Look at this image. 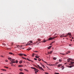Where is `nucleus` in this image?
I'll return each mask as SVG.
<instances>
[{"label":"nucleus","mask_w":74,"mask_h":74,"mask_svg":"<svg viewBox=\"0 0 74 74\" xmlns=\"http://www.w3.org/2000/svg\"><path fill=\"white\" fill-rule=\"evenodd\" d=\"M52 39V38L50 37L49 38V40H51Z\"/></svg>","instance_id":"obj_13"},{"label":"nucleus","mask_w":74,"mask_h":74,"mask_svg":"<svg viewBox=\"0 0 74 74\" xmlns=\"http://www.w3.org/2000/svg\"><path fill=\"white\" fill-rule=\"evenodd\" d=\"M23 59H25V58H24V57H22Z\"/></svg>","instance_id":"obj_55"},{"label":"nucleus","mask_w":74,"mask_h":74,"mask_svg":"<svg viewBox=\"0 0 74 74\" xmlns=\"http://www.w3.org/2000/svg\"><path fill=\"white\" fill-rule=\"evenodd\" d=\"M18 67H23V65H19L18 66Z\"/></svg>","instance_id":"obj_8"},{"label":"nucleus","mask_w":74,"mask_h":74,"mask_svg":"<svg viewBox=\"0 0 74 74\" xmlns=\"http://www.w3.org/2000/svg\"><path fill=\"white\" fill-rule=\"evenodd\" d=\"M51 47H52V46H50L49 47H48V49H49Z\"/></svg>","instance_id":"obj_15"},{"label":"nucleus","mask_w":74,"mask_h":74,"mask_svg":"<svg viewBox=\"0 0 74 74\" xmlns=\"http://www.w3.org/2000/svg\"><path fill=\"white\" fill-rule=\"evenodd\" d=\"M29 42H30V43H33V42H32V41H30Z\"/></svg>","instance_id":"obj_33"},{"label":"nucleus","mask_w":74,"mask_h":74,"mask_svg":"<svg viewBox=\"0 0 74 74\" xmlns=\"http://www.w3.org/2000/svg\"><path fill=\"white\" fill-rule=\"evenodd\" d=\"M2 44H3V45H5V44H4V43H3Z\"/></svg>","instance_id":"obj_53"},{"label":"nucleus","mask_w":74,"mask_h":74,"mask_svg":"<svg viewBox=\"0 0 74 74\" xmlns=\"http://www.w3.org/2000/svg\"><path fill=\"white\" fill-rule=\"evenodd\" d=\"M64 67H63V68H62V70H64Z\"/></svg>","instance_id":"obj_42"},{"label":"nucleus","mask_w":74,"mask_h":74,"mask_svg":"<svg viewBox=\"0 0 74 74\" xmlns=\"http://www.w3.org/2000/svg\"><path fill=\"white\" fill-rule=\"evenodd\" d=\"M27 60H28V61H31V62H33V60H29L28 58H27Z\"/></svg>","instance_id":"obj_10"},{"label":"nucleus","mask_w":74,"mask_h":74,"mask_svg":"<svg viewBox=\"0 0 74 74\" xmlns=\"http://www.w3.org/2000/svg\"><path fill=\"white\" fill-rule=\"evenodd\" d=\"M64 37V36L61 35L60 36V37Z\"/></svg>","instance_id":"obj_40"},{"label":"nucleus","mask_w":74,"mask_h":74,"mask_svg":"<svg viewBox=\"0 0 74 74\" xmlns=\"http://www.w3.org/2000/svg\"><path fill=\"white\" fill-rule=\"evenodd\" d=\"M42 67H43V68H45V66H44V65H43Z\"/></svg>","instance_id":"obj_52"},{"label":"nucleus","mask_w":74,"mask_h":74,"mask_svg":"<svg viewBox=\"0 0 74 74\" xmlns=\"http://www.w3.org/2000/svg\"><path fill=\"white\" fill-rule=\"evenodd\" d=\"M24 70H25V71H27V72H28V71H29L26 69H24Z\"/></svg>","instance_id":"obj_19"},{"label":"nucleus","mask_w":74,"mask_h":74,"mask_svg":"<svg viewBox=\"0 0 74 74\" xmlns=\"http://www.w3.org/2000/svg\"><path fill=\"white\" fill-rule=\"evenodd\" d=\"M31 49H32V48L30 49V48H28V49H27V50H31Z\"/></svg>","instance_id":"obj_24"},{"label":"nucleus","mask_w":74,"mask_h":74,"mask_svg":"<svg viewBox=\"0 0 74 74\" xmlns=\"http://www.w3.org/2000/svg\"><path fill=\"white\" fill-rule=\"evenodd\" d=\"M18 46H19L18 45H17V47H18Z\"/></svg>","instance_id":"obj_61"},{"label":"nucleus","mask_w":74,"mask_h":74,"mask_svg":"<svg viewBox=\"0 0 74 74\" xmlns=\"http://www.w3.org/2000/svg\"><path fill=\"white\" fill-rule=\"evenodd\" d=\"M19 74H24V73L22 72H20Z\"/></svg>","instance_id":"obj_26"},{"label":"nucleus","mask_w":74,"mask_h":74,"mask_svg":"<svg viewBox=\"0 0 74 74\" xmlns=\"http://www.w3.org/2000/svg\"><path fill=\"white\" fill-rule=\"evenodd\" d=\"M45 74H49V73L47 72H45Z\"/></svg>","instance_id":"obj_37"},{"label":"nucleus","mask_w":74,"mask_h":74,"mask_svg":"<svg viewBox=\"0 0 74 74\" xmlns=\"http://www.w3.org/2000/svg\"><path fill=\"white\" fill-rule=\"evenodd\" d=\"M15 62H16L15 63H18V61L17 60H16Z\"/></svg>","instance_id":"obj_34"},{"label":"nucleus","mask_w":74,"mask_h":74,"mask_svg":"<svg viewBox=\"0 0 74 74\" xmlns=\"http://www.w3.org/2000/svg\"><path fill=\"white\" fill-rule=\"evenodd\" d=\"M19 70H20V71H23V70H22V69H20Z\"/></svg>","instance_id":"obj_30"},{"label":"nucleus","mask_w":74,"mask_h":74,"mask_svg":"<svg viewBox=\"0 0 74 74\" xmlns=\"http://www.w3.org/2000/svg\"><path fill=\"white\" fill-rule=\"evenodd\" d=\"M55 41L51 43V44H53V43H54Z\"/></svg>","instance_id":"obj_46"},{"label":"nucleus","mask_w":74,"mask_h":74,"mask_svg":"<svg viewBox=\"0 0 74 74\" xmlns=\"http://www.w3.org/2000/svg\"><path fill=\"white\" fill-rule=\"evenodd\" d=\"M15 60L14 59H12L10 60V61H11V62H12V61H14Z\"/></svg>","instance_id":"obj_23"},{"label":"nucleus","mask_w":74,"mask_h":74,"mask_svg":"<svg viewBox=\"0 0 74 74\" xmlns=\"http://www.w3.org/2000/svg\"><path fill=\"white\" fill-rule=\"evenodd\" d=\"M49 52L50 53V54H51V53H52V51H50Z\"/></svg>","instance_id":"obj_44"},{"label":"nucleus","mask_w":74,"mask_h":74,"mask_svg":"<svg viewBox=\"0 0 74 74\" xmlns=\"http://www.w3.org/2000/svg\"><path fill=\"white\" fill-rule=\"evenodd\" d=\"M1 70H2V71H7L5 69H1Z\"/></svg>","instance_id":"obj_7"},{"label":"nucleus","mask_w":74,"mask_h":74,"mask_svg":"<svg viewBox=\"0 0 74 74\" xmlns=\"http://www.w3.org/2000/svg\"><path fill=\"white\" fill-rule=\"evenodd\" d=\"M36 43H37L38 45V44H40V42H38V41H37L36 42Z\"/></svg>","instance_id":"obj_20"},{"label":"nucleus","mask_w":74,"mask_h":74,"mask_svg":"<svg viewBox=\"0 0 74 74\" xmlns=\"http://www.w3.org/2000/svg\"><path fill=\"white\" fill-rule=\"evenodd\" d=\"M72 39H74V38H73V37H72Z\"/></svg>","instance_id":"obj_62"},{"label":"nucleus","mask_w":74,"mask_h":74,"mask_svg":"<svg viewBox=\"0 0 74 74\" xmlns=\"http://www.w3.org/2000/svg\"><path fill=\"white\" fill-rule=\"evenodd\" d=\"M47 41H48V40H44L42 42H45Z\"/></svg>","instance_id":"obj_14"},{"label":"nucleus","mask_w":74,"mask_h":74,"mask_svg":"<svg viewBox=\"0 0 74 74\" xmlns=\"http://www.w3.org/2000/svg\"><path fill=\"white\" fill-rule=\"evenodd\" d=\"M71 64H74V62H71Z\"/></svg>","instance_id":"obj_35"},{"label":"nucleus","mask_w":74,"mask_h":74,"mask_svg":"<svg viewBox=\"0 0 74 74\" xmlns=\"http://www.w3.org/2000/svg\"><path fill=\"white\" fill-rule=\"evenodd\" d=\"M62 35H64V34H62Z\"/></svg>","instance_id":"obj_64"},{"label":"nucleus","mask_w":74,"mask_h":74,"mask_svg":"<svg viewBox=\"0 0 74 74\" xmlns=\"http://www.w3.org/2000/svg\"><path fill=\"white\" fill-rule=\"evenodd\" d=\"M42 60V61H43L44 62H45V63H47V62H45L44 61V60Z\"/></svg>","instance_id":"obj_38"},{"label":"nucleus","mask_w":74,"mask_h":74,"mask_svg":"<svg viewBox=\"0 0 74 74\" xmlns=\"http://www.w3.org/2000/svg\"><path fill=\"white\" fill-rule=\"evenodd\" d=\"M5 62H8V60H5Z\"/></svg>","instance_id":"obj_54"},{"label":"nucleus","mask_w":74,"mask_h":74,"mask_svg":"<svg viewBox=\"0 0 74 74\" xmlns=\"http://www.w3.org/2000/svg\"><path fill=\"white\" fill-rule=\"evenodd\" d=\"M18 55H19V56H22L23 55V54H22V53L19 54Z\"/></svg>","instance_id":"obj_3"},{"label":"nucleus","mask_w":74,"mask_h":74,"mask_svg":"<svg viewBox=\"0 0 74 74\" xmlns=\"http://www.w3.org/2000/svg\"><path fill=\"white\" fill-rule=\"evenodd\" d=\"M48 54H51V53H50V52H48Z\"/></svg>","instance_id":"obj_48"},{"label":"nucleus","mask_w":74,"mask_h":74,"mask_svg":"<svg viewBox=\"0 0 74 74\" xmlns=\"http://www.w3.org/2000/svg\"><path fill=\"white\" fill-rule=\"evenodd\" d=\"M66 35H69V36H71V34L70 33H68V34H67Z\"/></svg>","instance_id":"obj_11"},{"label":"nucleus","mask_w":74,"mask_h":74,"mask_svg":"<svg viewBox=\"0 0 74 74\" xmlns=\"http://www.w3.org/2000/svg\"><path fill=\"white\" fill-rule=\"evenodd\" d=\"M55 74H59V73H56V72H55Z\"/></svg>","instance_id":"obj_43"},{"label":"nucleus","mask_w":74,"mask_h":74,"mask_svg":"<svg viewBox=\"0 0 74 74\" xmlns=\"http://www.w3.org/2000/svg\"><path fill=\"white\" fill-rule=\"evenodd\" d=\"M64 37H67V36H64Z\"/></svg>","instance_id":"obj_56"},{"label":"nucleus","mask_w":74,"mask_h":74,"mask_svg":"<svg viewBox=\"0 0 74 74\" xmlns=\"http://www.w3.org/2000/svg\"><path fill=\"white\" fill-rule=\"evenodd\" d=\"M52 44H51H51H50V45H52Z\"/></svg>","instance_id":"obj_63"},{"label":"nucleus","mask_w":74,"mask_h":74,"mask_svg":"<svg viewBox=\"0 0 74 74\" xmlns=\"http://www.w3.org/2000/svg\"><path fill=\"white\" fill-rule=\"evenodd\" d=\"M35 67H36V68H37V66H36Z\"/></svg>","instance_id":"obj_60"},{"label":"nucleus","mask_w":74,"mask_h":74,"mask_svg":"<svg viewBox=\"0 0 74 74\" xmlns=\"http://www.w3.org/2000/svg\"><path fill=\"white\" fill-rule=\"evenodd\" d=\"M16 62L15 61H12L11 63H15Z\"/></svg>","instance_id":"obj_21"},{"label":"nucleus","mask_w":74,"mask_h":74,"mask_svg":"<svg viewBox=\"0 0 74 74\" xmlns=\"http://www.w3.org/2000/svg\"><path fill=\"white\" fill-rule=\"evenodd\" d=\"M59 62H62V60H61V59H59Z\"/></svg>","instance_id":"obj_41"},{"label":"nucleus","mask_w":74,"mask_h":74,"mask_svg":"<svg viewBox=\"0 0 74 74\" xmlns=\"http://www.w3.org/2000/svg\"><path fill=\"white\" fill-rule=\"evenodd\" d=\"M29 42H28V43H27V44L26 45H25L27 46V45H30L31 44L30 43L29 44Z\"/></svg>","instance_id":"obj_16"},{"label":"nucleus","mask_w":74,"mask_h":74,"mask_svg":"<svg viewBox=\"0 0 74 74\" xmlns=\"http://www.w3.org/2000/svg\"><path fill=\"white\" fill-rule=\"evenodd\" d=\"M72 60V59H71L70 58H69V59H68V61H67L68 62H70V60Z\"/></svg>","instance_id":"obj_4"},{"label":"nucleus","mask_w":74,"mask_h":74,"mask_svg":"<svg viewBox=\"0 0 74 74\" xmlns=\"http://www.w3.org/2000/svg\"><path fill=\"white\" fill-rule=\"evenodd\" d=\"M53 65L52 64H51V65H50V64H49V66H53Z\"/></svg>","instance_id":"obj_51"},{"label":"nucleus","mask_w":74,"mask_h":74,"mask_svg":"<svg viewBox=\"0 0 74 74\" xmlns=\"http://www.w3.org/2000/svg\"><path fill=\"white\" fill-rule=\"evenodd\" d=\"M34 60H37V58H34Z\"/></svg>","instance_id":"obj_39"},{"label":"nucleus","mask_w":74,"mask_h":74,"mask_svg":"<svg viewBox=\"0 0 74 74\" xmlns=\"http://www.w3.org/2000/svg\"><path fill=\"white\" fill-rule=\"evenodd\" d=\"M22 63V61H20L19 62V63H20L21 64V63Z\"/></svg>","instance_id":"obj_29"},{"label":"nucleus","mask_w":74,"mask_h":74,"mask_svg":"<svg viewBox=\"0 0 74 74\" xmlns=\"http://www.w3.org/2000/svg\"><path fill=\"white\" fill-rule=\"evenodd\" d=\"M1 56L2 58H4V56Z\"/></svg>","instance_id":"obj_47"},{"label":"nucleus","mask_w":74,"mask_h":74,"mask_svg":"<svg viewBox=\"0 0 74 74\" xmlns=\"http://www.w3.org/2000/svg\"><path fill=\"white\" fill-rule=\"evenodd\" d=\"M38 60H39L40 61H41V59H40V58H39L38 59Z\"/></svg>","instance_id":"obj_22"},{"label":"nucleus","mask_w":74,"mask_h":74,"mask_svg":"<svg viewBox=\"0 0 74 74\" xmlns=\"http://www.w3.org/2000/svg\"><path fill=\"white\" fill-rule=\"evenodd\" d=\"M70 53V51H68L67 52L66 54H68V53Z\"/></svg>","instance_id":"obj_18"},{"label":"nucleus","mask_w":74,"mask_h":74,"mask_svg":"<svg viewBox=\"0 0 74 74\" xmlns=\"http://www.w3.org/2000/svg\"><path fill=\"white\" fill-rule=\"evenodd\" d=\"M9 54H10V55H13L14 56V54H13V53H11V52H9Z\"/></svg>","instance_id":"obj_6"},{"label":"nucleus","mask_w":74,"mask_h":74,"mask_svg":"<svg viewBox=\"0 0 74 74\" xmlns=\"http://www.w3.org/2000/svg\"><path fill=\"white\" fill-rule=\"evenodd\" d=\"M35 58H40V56H35Z\"/></svg>","instance_id":"obj_12"},{"label":"nucleus","mask_w":74,"mask_h":74,"mask_svg":"<svg viewBox=\"0 0 74 74\" xmlns=\"http://www.w3.org/2000/svg\"><path fill=\"white\" fill-rule=\"evenodd\" d=\"M71 66H68V67H69V68H71L72 67H73L74 66V64H71Z\"/></svg>","instance_id":"obj_2"},{"label":"nucleus","mask_w":74,"mask_h":74,"mask_svg":"<svg viewBox=\"0 0 74 74\" xmlns=\"http://www.w3.org/2000/svg\"><path fill=\"white\" fill-rule=\"evenodd\" d=\"M34 52H38V51H34Z\"/></svg>","instance_id":"obj_49"},{"label":"nucleus","mask_w":74,"mask_h":74,"mask_svg":"<svg viewBox=\"0 0 74 74\" xmlns=\"http://www.w3.org/2000/svg\"><path fill=\"white\" fill-rule=\"evenodd\" d=\"M38 41H41V40H40V39H38Z\"/></svg>","instance_id":"obj_31"},{"label":"nucleus","mask_w":74,"mask_h":74,"mask_svg":"<svg viewBox=\"0 0 74 74\" xmlns=\"http://www.w3.org/2000/svg\"><path fill=\"white\" fill-rule=\"evenodd\" d=\"M37 66H38V68H39V69H40V66H39V65H37Z\"/></svg>","instance_id":"obj_27"},{"label":"nucleus","mask_w":74,"mask_h":74,"mask_svg":"<svg viewBox=\"0 0 74 74\" xmlns=\"http://www.w3.org/2000/svg\"><path fill=\"white\" fill-rule=\"evenodd\" d=\"M62 66V64H59L58 65V68L60 67V66Z\"/></svg>","instance_id":"obj_5"},{"label":"nucleus","mask_w":74,"mask_h":74,"mask_svg":"<svg viewBox=\"0 0 74 74\" xmlns=\"http://www.w3.org/2000/svg\"><path fill=\"white\" fill-rule=\"evenodd\" d=\"M35 74H37V72H35Z\"/></svg>","instance_id":"obj_59"},{"label":"nucleus","mask_w":74,"mask_h":74,"mask_svg":"<svg viewBox=\"0 0 74 74\" xmlns=\"http://www.w3.org/2000/svg\"><path fill=\"white\" fill-rule=\"evenodd\" d=\"M61 54H62V55H64V53H60Z\"/></svg>","instance_id":"obj_45"},{"label":"nucleus","mask_w":74,"mask_h":74,"mask_svg":"<svg viewBox=\"0 0 74 74\" xmlns=\"http://www.w3.org/2000/svg\"><path fill=\"white\" fill-rule=\"evenodd\" d=\"M10 64H14L12 63H10Z\"/></svg>","instance_id":"obj_50"},{"label":"nucleus","mask_w":74,"mask_h":74,"mask_svg":"<svg viewBox=\"0 0 74 74\" xmlns=\"http://www.w3.org/2000/svg\"><path fill=\"white\" fill-rule=\"evenodd\" d=\"M34 55H35V53H33L32 54V57H34Z\"/></svg>","instance_id":"obj_17"},{"label":"nucleus","mask_w":74,"mask_h":74,"mask_svg":"<svg viewBox=\"0 0 74 74\" xmlns=\"http://www.w3.org/2000/svg\"><path fill=\"white\" fill-rule=\"evenodd\" d=\"M31 69H34V70H35L34 71H35V72H37V73H38V71H39L36 68H34L33 67H31Z\"/></svg>","instance_id":"obj_1"},{"label":"nucleus","mask_w":74,"mask_h":74,"mask_svg":"<svg viewBox=\"0 0 74 74\" xmlns=\"http://www.w3.org/2000/svg\"><path fill=\"white\" fill-rule=\"evenodd\" d=\"M23 55L24 56H27L25 54H23Z\"/></svg>","instance_id":"obj_32"},{"label":"nucleus","mask_w":74,"mask_h":74,"mask_svg":"<svg viewBox=\"0 0 74 74\" xmlns=\"http://www.w3.org/2000/svg\"><path fill=\"white\" fill-rule=\"evenodd\" d=\"M55 38H52V39H54Z\"/></svg>","instance_id":"obj_58"},{"label":"nucleus","mask_w":74,"mask_h":74,"mask_svg":"<svg viewBox=\"0 0 74 74\" xmlns=\"http://www.w3.org/2000/svg\"><path fill=\"white\" fill-rule=\"evenodd\" d=\"M4 67H5V68H6V69H8V67H7L4 66Z\"/></svg>","instance_id":"obj_36"},{"label":"nucleus","mask_w":74,"mask_h":74,"mask_svg":"<svg viewBox=\"0 0 74 74\" xmlns=\"http://www.w3.org/2000/svg\"><path fill=\"white\" fill-rule=\"evenodd\" d=\"M39 69H41V70H42L43 71H44V70L42 68V67H40L39 68Z\"/></svg>","instance_id":"obj_9"},{"label":"nucleus","mask_w":74,"mask_h":74,"mask_svg":"<svg viewBox=\"0 0 74 74\" xmlns=\"http://www.w3.org/2000/svg\"><path fill=\"white\" fill-rule=\"evenodd\" d=\"M8 59L9 60H11V58H8Z\"/></svg>","instance_id":"obj_25"},{"label":"nucleus","mask_w":74,"mask_h":74,"mask_svg":"<svg viewBox=\"0 0 74 74\" xmlns=\"http://www.w3.org/2000/svg\"><path fill=\"white\" fill-rule=\"evenodd\" d=\"M53 59H54V60H56V58H53Z\"/></svg>","instance_id":"obj_28"},{"label":"nucleus","mask_w":74,"mask_h":74,"mask_svg":"<svg viewBox=\"0 0 74 74\" xmlns=\"http://www.w3.org/2000/svg\"><path fill=\"white\" fill-rule=\"evenodd\" d=\"M41 66H42V67H43L44 66V65L41 64Z\"/></svg>","instance_id":"obj_57"}]
</instances>
